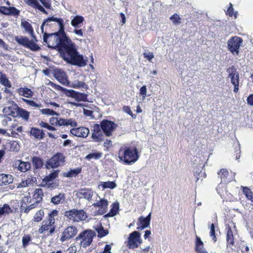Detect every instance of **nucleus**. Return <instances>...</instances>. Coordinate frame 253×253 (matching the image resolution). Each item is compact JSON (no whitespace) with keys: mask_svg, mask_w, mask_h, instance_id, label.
<instances>
[{"mask_svg":"<svg viewBox=\"0 0 253 253\" xmlns=\"http://www.w3.org/2000/svg\"><path fill=\"white\" fill-rule=\"evenodd\" d=\"M43 40L48 47L58 50L62 58L68 63L79 67L86 65L87 58L78 52L76 44L66 36L64 27L63 31L59 28V31L55 33H44Z\"/></svg>","mask_w":253,"mask_h":253,"instance_id":"1","label":"nucleus"},{"mask_svg":"<svg viewBox=\"0 0 253 253\" xmlns=\"http://www.w3.org/2000/svg\"><path fill=\"white\" fill-rule=\"evenodd\" d=\"M122 149L120 150L119 158L121 161L127 165H131L135 163L139 158L138 151L136 148H132L127 147L121 154Z\"/></svg>","mask_w":253,"mask_h":253,"instance_id":"2","label":"nucleus"},{"mask_svg":"<svg viewBox=\"0 0 253 253\" xmlns=\"http://www.w3.org/2000/svg\"><path fill=\"white\" fill-rule=\"evenodd\" d=\"M64 216L66 217L68 220L77 222L84 221L87 217L86 212L83 210L76 209L66 211L64 213Z\"/></svg>","mask_w":253,"mask_h":253,"instance_id":"3","label":"nucleus"},{"mask_svg":"<svg viewBox=\"0 0 253 253\" xmlns=\"http://www.w3.org/2000/svg\"><path fill=\"white\" fill-rule=\"evenodd\" d=\"M95 236L96 233L94 231L86 229L81 233L75 239L77 241L81 240V246L83 248H86L91 244L93 237Z\"/></svg>","mask_w":253,"mask_h":253,"instance_id":"4","label":"nucleus"},{"mask_svg":"<svg viewBox=\"0 0 253 253\" xmlns=\"http://www.w3.org/2000/svg\"><path fill=\"white\" fill-rule=\"evenodd\" d=\"M39 1H40L45 8L48 9L51 8L50 0H26V2L28 5L35 9H38L45 14H47V11L40 4Z\"/></svg>","mask_w":253,"mask_h":253,"instance_id":"5","label":"nucleus"},{"mask_svg":"<svg viewBox=\"0 0 253 253\" xmlns=\"http://www.w3.org/2000/svg\"><path fill=\"white\" fill-rule=\"evenodd\" d=\"M228 73V77L230 78L231 84L234 86V91L237 92L239 90V74L234 66H231L227 69Z\"/></svg>","mask_w":253,"mask_h":253,"instance_id":"6","label":"nucleus"},{"mask_svg":"<svg viewBox=\"0 0 253 253\" xmlns=\"http://www.w3.org/2000/svg\"><path fill=\"white\" fill-rule=\"evenodd\" d=\"M49 122L52 125L59 126H76L78 125L77 122L73 119H64L53 117L50 118Z\"/></svg>","mask_w":253,"mask_h":253,"instance_id":"7","label":"nucleus"},{"mask_svg":"<svg viewBox=\"0 0 253 253\" xmlns=\"http://www.w3.org/2000/svg\"><path fill=\"white\" fill-rule=\"evenodd\" d=\"M65 159V157L63 154L57 153L47 161L46 168H56L61 166L64 164Z\"/></svg>","mask_w":253,"mask_h":253,"instance_id":"8","label":"nucleus"},{"mask_svg":"<svg viewBox=\"0 0 253 253\" xmlns=\"http://www.w3.org/2000/svg\"><path fill=\"white\" fill-rule=\"evenodd\" d=\"M99 125H100L103 133L106 136L112 135V132L115 130L117 126L113 122L107 120H103Z\"/></svg>","mask_w":253,"mask_h":253,"instance_id":"9","label":"nucleus"},{"mask_svg":"<svg viewBox=\"0 0 253 253\" xmlns=\"http://www.w3.org/2000/svg\"><path fill=\"white\" fill-rule=\"evenodd\" d=\"M141 243L140 234L138 232L133 231L129 234L127 243V247L129 249L136 248Z\"/></svg>","mask_w":253,"mask_h":253,"instance_id":"10","label":"nucleus"},{"mask_svg":"<svg viewBox=\"0 0 253 253\" xmlns=\"http://www.w3.org/2000/svg\"><path fill=\"white\" fill-rule=\"evenodd\" d=\"M77 233L78 229L75 226H69L67 227L62 232L60 240L61 242H63L72 238L75 236Z\"/></svg>","mask_w":253,"mask_h":253,"instance_id":"11","label":"nucleus"},{"mask_svg":"<svg viewBox=\"0 0 253 253\" xmlns=\"http://www.w3.org/2000/svg\"><path fill=\"white\" fill-rule=\"evenodd\" d=\"M243 41L240 37H234L230 39L228 41V49L232 53L239 52V48Z\"/></svg>","mask_w":253,"mask_h":253,"instance_id":"12","label":"nucleus"},{"mask_svg":"<svg viewBox=\"0 0 253 253\" xmlns=\"http://www.w3.org/2000/svg\"><path fill=\"white\" fill-rule=\"evenodd\" d=\"M64 93L68 97L74 98L77 101H86L87 100V95L85 93L76 91L72 89L66 88Z\"/></svg>","mask_w":253,"mask_h":253,"instance_id":"13","label":"nucleus"},{"mask_svg":"<svg viewBox=\"0 0 253 253\" xmlns=\"http://www.w3.org/2000/svg\"><path fill=\"white\" fill-rule=\"evenodd\" d=\"M103 131L99 124H95L93 126V130L91 134V138L96 142H101L104 141Z\"/></svg>","mask_w":253,"mask_h":253,"instance_id":"14","label":"nucleus"},{"mask_svg":"<svg viewBox=\"0 0 253 253\" xmlns=\"http://www.w3.org/2000/svg\"><path fill=\"white\" fill-rule=\"evenodd\" d=\"M89 132L88 128L85 127L73 128L70 129V133L77 137L86 138Z\"/></svg>","mask_w":253,"mask_h":253,"instance_id":"15","label":"nucleus"},{"mask_svg":"<svg viewBox=\"0 0 253 253\" xmlns=\"http://www.w3.org/2000/svg\"><path fill=\"white\" fill-rule=\"evenodd\" d=\"M54 77L60 83L64 85L68 84L67 76L65 72L61 69H56L54 72Z\"/></svg>","mask_w":253,"mask_h":253,"instance_id":"16","label":"nucleus"},{"mask_svg":"<svg viewBox=\"0 0 253 253\" xmlns=\"http://www.w3.org/2000/svg\"><path fill=\"white\" fill-rule=\"evenodd\" d=\"M151 220V213L146 217L140 216L138 218L137 229L142 230L149 227Z\"/></svg>","mask_w":253,"mask_h":253,"instance_id":"17","label":"nucleus"},{"mask_svg":"<svg viewBox=\"0 0 253 253\" xmlns=\"http://www.w3.org/2000/svg\"><path fill=\"white\" fill-rule=\"evenodd\" d=\"M56 22L58 23L59 26V28L61 29V31H63V27H64L63 20L61 18H57L56 17H49L47 19L43 21L41 27V29L42 33L43 32V27L45 25H50V22Z\"/></svg>","mask_w":253,"mask_h":253,"instance_id":"18","label":"nucleus"},{"mask_svg":"<svg viewBox=\"0 0 253 253\" xmlns=\"http://www.w3.org/2000/svg\"><path fill=\"white\" fill-rule=\"evenodd\" d=\"M97 201L96 203L92 204L94 207H97L100 208L98 210V212L100 214H104L106 212V210L108 206V203L107 200L104 199H100Z\"/></svg>","mask_w":253,"mask_h":253,"instance_id":"19","label":"nucleus"},{"mask_svg":"<svg viewBox=\"0 0 253 253\" xmlns=\"http://www.w3.org/2000/svg\"><path fill=\"white\" fill-rule=\"evenodd\" d=\"M48 222V221L46 220H44L42 221V225L38 230L39 233L42 234L44 231L49 230V234H48L47 235H50L54 232L55 229V227L52 226L53 225L52 224H49Z\"/></svg>","mask_w":253,"mask_h":253,"instance_id":"20","label":"nucleus"},{"mask_svg":"<svg viewBox=\"0 0 253 253\" xmlns=\"http://www.w3.org/2000/svg\"><path fill=\"white\" fill-rule=\"evenodd\" d=\"M78 197L80 198H84L87 200H90L93 195V191L90 189L82 188L78 192Z\"/></svg>","mask_w":253,"mask_h":253,"instance_id":"21","label":"nucleus"},{"mask_svg":"<svg viewBox=\"0 0 253 253\" xmlns=\"http://www.w3.org/2000/svg\"><path fill=\"white\" fill-rule=\"evenodd\" d=\"M59 170H55L48 175L45 176L42 180V183L49 187L52 183V181L57 177Z\"/></svg>","mask_w":253,"mask_h":253,"instance_id":"22","label":"nucleus"},{"mask_svg":"<svg viewBox=\"0 0 253 253\" xmlns=\"http://www.w3.org/2000/svg\"><path fill=\"white\" fill-rule=\"evenodd\" d=\"M15 166L21 172H26L31 169V164L29 162H25L18 160L15 163Z\"/></svg>","mask_w":253,"mask_h":253,"instance_id":"23","label":"nucleus"},{"mask_svg":"<svg viewBox=\"0 0 253 253\" xmlns=\"http://www.w3.org/2000/svg\"><path fill=\"white\" fill-rule=\"evenodd\" d=\"M0 9L1 10L0 13L5 15H16L19 13V11L14 7L1 6Z\"/></svg>","mask_w":253,"mask_h":253,"instance_id":"24","label":"nucleus"},{"mask_svg":"<svg viewBox=\"0 0 253 253\" xmlns=\"http://www.w3.org/2000/svg\"><path fill=\"white\" fill-rule=\"evenodd\" d=\"M13 177L10 174H0V186L5 185L12 183Z\"/></svg>","mask_w":253,"mask_h":253,"instance_id":"25","label":"nucleus"},{"mask_svg":"<svg viewBox=\"0 0 253 253\" xmlns=\"http://www.w3.org/2000/svg\"><path fill=\"white\" fill-rule=\"evenodd\" d=\"M30 135L33 136L35 139H42L44 138V133L42 130L36 127H32L30 132Z\"/></svg>","mask_w":253,"mask_h":253,"instance_id":"26","label":"nucleus"},{"mask_svg":"<svg viewBox=\"0 0 253 253\" xmlns=\"http://www.w3.org/2000/svg\"><path fill=\"white\" fill-rule=\"evenodd\" d=\"M65 200V194L60 193L58 195L52 197L51 199V203L54 205H58L63 203Z\"/></svg>","mask_w":253,"mask_h":253,"instance_id":"27","label":"nucleus"},{"mask_svg":"<svg viewBox=\"0 0 253 253\" xmlns=\"http://www.w3.org/2000/svg\"><path fill=\"white\" fill-rule=\"evenodd\" d=\"M17 92L21 96H23L25 97H31L33 94V92L30 89L27 87H20L17 90Z\"/></svg>","mask_w":253,"mask_h":253,"instance_id":"28","label":"nucleus"},{"mask_svg":"<svg viewBox=\"0 0 253 253\" xmlns=\"http://www.w3.org/2000/svg\"><path fill=\"white\" fill-rule=\"evenodd\" d=\"M220 176L221 182L226 183L232 180L231 178H228V171L226 169H221L218 173Z\"/></svg>","mask_w":253,"mask_h":253,"instance_id":"29","label":"nucleus"},{"mask_svg":"<svg viewBox=\"0 0 253 253\" xmlns=\"http://www.w3.org/2000/svg\"><path fill=\"white\" fill-rule=\"evenodd\" d=\"M32 162L34 167L36 169H40L43 166V162L41 158L35 156L32 158Z\"/></svg>","mask_w":253,"mask_h":253,"instance_id":"30","label":"nucleus"},{"mask_svg":"<svg viewBox=\"0 0 253 253\" xmlns=\"http://www.w3.org/2000/svg\"><path fill=\"white\" fill-rule=\"evenodd\" d=\"M37 40L36 38L34 39L33 38V39L31 40H29V42L27 44V46L26 47L29 48L30 50L32 51H38L40 49V46L36 44L35 42H37Z\"/></svg>","mask_w":253,"mask_h":253,"instance_id":"31","label":"nucleus"},{"mask_svg":"<svg viewBox=\"0 0 253 253\" xmlns=\"http://www.w3.org/2000/svg\"><path fill=\"white\" fill-rule=\"evenodd\" d=\"M21 26L25 29V31L29 33L31 36L35 39V36H34V31L31 24L26 21H22Z\"/></svg>","mask_w":253,"mask_h":253,"instance_id":"32","label":"nucleus"},{"mask_svg":"<svg viewBox=\"0 0 253 253\" xmlns=\"http://www.w3.org/2000/svg\"><path fill=\"white\" fill-rule=\"evenodd\" d=\"M95 230L98 233V237L102 238L106 235L109 233V231L107 229H104L102 225H97L95 228Z\"/></svg>","mask_w":253,"mask_h":253,"instance_id":"33","label":"nucleus"},{"mask_svg":"<svg viewBox=\"0 0 253 253\" xmlns=\"http://www.w3.org/2000/svg\"><path fill=\"white\" fill-rule=\"evenodd\" d=\"M43 193L42 189H36L33 195V198L35 199L37 204H39L42 199Z\"/></svg>","mask_w":253,"mask_h":253,"instance_id":"34","label":"nucleus"},{"mask_svg":"<svg viewBox=\"0 0 253 253\" xmlns=\"http://www.w3.org/2000/svg\"><path fill=\"white\" fill-rule=\"evenodd\" d=\"M84 21V18L80 15H77L75 16L71 21V24L72 26L76 28L78 27L79 25L82 23Z\"/></svg>","mask_w":253,"mask_h":253,"instance_id":"35","label":"nucleus"},{"mask_svg":"<svg viewBox=\"0 0 253 253\" xmlns=\"http://www.w3.org/2000/svg\"><path fill=\"white\" fill-rule=\"evenodd\" d=\"M12 211L11 208L8 204H4L2 207H0V217L3 215L8 214Z\"/></svg>","mask_w":253,"mask_h":253,"instance_id":"36","label":"nucleus"},{"mask_svg":"<svg viewBox=\"0 0 253 253\" xmlns=\"http://www.w3.org/2000/svg\"><path fill=\"white\" fill-rule=\"evenodd\" d=\"M103 156V153L100 152H93L88 154L86 157L85 159L88 160L91 159H99L101 158Z\"/></svg>","mask_w":253,"mask_h":253,"instance_id":"37","label":"nucleus"},{"mask_svg":"<svg viewBox=\"0 0 253 253\" xmlns=\"http://www.w3.org/2000/svg\"><path fill=\"white\" fill-rule=\"evenodd\" d=\"M29 40L27 38L23 36H17L15 38V41L24 47L27 46Z\"/></svg>","mask_w":253,"mask_h":253,"instance_id":"38","label":"nucleus"},{"mask_svg":"<svg viewBox=\"0 0 253 253\" xmlns=\"http://www.w3.org/2000/svg\"><path fill=\"white\" fill-rule=\"evenodd\" d=\"M100 186H101L103 189H114L117 187L116 184L114 181L102 182Z\"/></svg>","mask_w":253,"mask_h":253,"instance_id":"39","label":"nucleus"},{"mask_svg":"<svg viewBox=\"0 0 253 253\" xmlns=\"http://www.w3.org/2000/svg\"><path fill=\"white\" fill-rule=\"evenodd\" d=\"M243 192L247 199L251 201L253 205V193L251 190L247 187H243Z\"/></svg>","mask_w":253,"mask_h":253,"instance_id":"40","label":"nucleus"},{"mask_svg":"<svg viewBox=\"0 0 253 253\" xmlns=\"http://www.w3.org/2000/svg\"><path fill=\"white\" fill-rule=\"evenodd\" d=\"M81 171V169L77 168L76 169H72L70 171L64 173V175L67 177H71L76 176Z\"/></svg>","mask_w":253,"mask_h":253,"instance_id":"41","label":"nucleus"},{"mask_svg":"<svg viewBox=\"0 0 253 253\" xmlns=\"http://www.w3.org/2000/svg\"><path fill=\"white\" fill-rule=\"evenodd\" d=\"M40 112L42 113V114L46 115L48 116H58L59 115V113H57L55 111L46 108V109H43L40 110Z\"/></svg>","mask_w":253,"mask_h":253,"instance_id":"42","label":"nucleus"},{"mask_svg":"<svg viewBox=\"0 0 253 253\" xmlns=\"http://www.w3.org/2000/svg\"><path fill=\"white\" fill-rule=\"evenodd\" d=\"M118 210H119V204L118 203H114L112 205V207L111 208L110 212L107 214L108 216H114V215H116Z\"/></svg>","mask_w":253,"mask_h":253,"instance_id":"43","label":"nucleus"},{"mask_svg":"<svg viewBox=\"0 0 253 253\" xmlns=\"http://www.w3.org/2000/svg\"><path fill=\"white\" fill-rule=\"evenodd\" d=\"M0 83L4 85L5 86L10 87H11V83L7 79L6 75L4 74H1L0 76Z\"/></svg>","mask_w":253,"mask_h":253,"instance_id":"44","label":"nucleus"},{"mask_svg":"<svg viewBox=\"0 0 253 253\" xmlns=\"http://www.w3.org/2000/svg\"><path fill=\"white\" fill-rule=\"evenodd\" d=\"M18 115L25 120H28L29 117V113L23 109H18L17 111Z\"/></svg>","mask_w":253,"mask_h":253,"instance_id":"45","label":"nucleus"},{"mask_svg":"<svg viewBox=\"0 0 253 253\" xmlns=\"http://www.w3.org/2000/svg\"><path fill=\"white\" fill-rule=\"evenodd\" d=\"M71 86L74 88H80L84 87L86 89L88 88V86L83 82L76 81H75L72 84Z\"/></svg>","mask_w":253,"mask_h":253,"instance_id":"46","label":"nucleus"},{"mask_svg":"<svg viewBox=\"0 0 253 253\" xmlns=\"http://www.w3.org/2000/svg\"><path fill=\"white\" fill-rule=\"evenodd\" d=\"M44 216V212L42 210H41L37 211L34 216V220L36 222H39L41 221Z\"/></svg>","mask_w":253,"mask_h":253,"instance_id":"47","label":"nucleus"},{"mask_svg":"<svg viewBox=\"0 0 253 253\" xmlns=\"http://www.w3.org/2000/svg\"><path fill=\"white\" fill-rule=\"evenodd\" d=\"M180 18L176 13L174 14L170 17V20L172 22L174 25H178L180 24Z\"/></svg>","mask_w":253,"mask_h":253,"instance_id":"48","label":"nucleus"},{"mask_svg":"<svg viewBox=\"0 0 253 253\" xmlns=\"http://www.w3.org/2000/svg\"><path fill=\"white\" fill-rule=\"evenodd\" d=\"M204 243L201 240V238L196 236V251L203 249Z\"/></svg>","mask_w":253,"mask_h":253,"instance_id":"49","label":"nucleus"},{"mask_svg":"<svg viewBox=\"0 0 253 253\" xmlns=\"http://www.w3.org/2000/svg\"><path fill=\"white\" fill-rule=\"evenodd\" d=\"M31 241V237L28 235H25L22 238V246L24 248H26L28 243Z\"/></svg>","mask_w":253,"mask_h":253,"instance_id":"50","label":"nucleus"},{"mask_svg":"<svg viewBox=\"0 0 253 253\" xmlns=\"http://www.w3.org/2000/svg\"><path fill=\"white\" fill-rule=\"evenodd\" d=\"M229 5L230 6L226 11L227 14L229 15L230 16H232L234 14L235 18H236L237 12L236 11L234 14V8H233L232 4L231 3H230Z\"/></svg>","mask_w":253,"mask_h":253,"instance_id":"51","label":"nucleus"},{"mask_svg":"<svg viewBox=\"0 0 253 253\" xmlns=\"http://www.w3.org/2000/svg\"><path fill=\"white\" fill-rule=\"evenodd\" d=\"M48 84L50 85L51 86H52L53 88H55V89L63 91L64 92L65 90H66V88H63V87L59 85L56 84L51 81H49Z\"/></svg>","mask_w":253,"mask_h":253,"instance_id":"52","label":"nucleus"},{"mask_svg":"<svg viewBox=\"0 0 253 253\" xmlns=\"http://www.w3.org/2000/svg\"><path fill=\"white\" fill-rule=\"evenodd\" d=\"M227 241L228 244L233 245L234 240L233 238V234L231 230H228L227 234Z\"/></svg>","mask_w":253,"mask_h":253,"instance_id":"53","label":"nucleus"},{"mask_svg":"<svg viewBox=\"0 0 253 253\" xmlns=\"http://www.w3.org/2000/svg\"><path fill=\"white\" fill-rule=\"evenodd\" d=\"M210 236L212 238L213 241L215 242L216 241V238L215 235V227L214 224L212 223L210 227Z\"/></svg>","mask_w":253,"mask_h":253,"instance_id":"54","label":"nucleus"},{"mask_svg":"<svg viewBox=\"0 0 253 253\" xmlns=\"http://www.w3.org/2000/svg\"><path fill=\"white\" fill-rule=\"evenodd\" d=\"M40 125L42 127H43L46 128L48 130H50L55 131V130H56V129L54 127L52 126L49 125L47 123H45V122H42V121L40 123Z\"/></svg>","mask_w":253,"mask_h":253,"instance_id":"55","label":"nucleus"},{"mask_svg":"<svg viewBox=\"0 0 253 253\" xmlns=\"http://www.w3.org/2000/svg\"><path fill=\"white\" fill-rule=\"evenodd\" d=\"M25 181L27 182L28 186H30L36 181V178L34 177L30 176L29 177H27L25 179Z\"/></svg>","mask_w":253,"mask_h":253,"instance_id":"56","label":"nucleus"},{"mask_svg":"<svg viewBox=\"0 0 253 253\" xmlns=\"http://www.w3.org/2000/svg\"><path fill=\"white\" fill-rule=\"evenodd\" d=\"M77 248L75 245H72L66 251L65 253H76Z\"/></svg>","mask_w":253,"mask_h":253,"instance_id":"57","label":"nucleus"},{"mask_svg":"<svg viewBox=\"0 0 253 253\" xmlns=\"http://www.w3.org/2000/svg\"><path fill=\"white\" fill-rule=\"evenodd\" d=\"M143 54L144 57L150 61H151V60L154 58V54L152 52H145Z\"/></svg>","mask_w":253,"mask_h":253,"instance_id":"58","label":"nucleus"},{"mask_svg":"<svg viewBox=\"0 0 253 253\" xmlns=\"http://www.w3.org/2000/svg\"><path fill=\"white\" fill-rule=\"evenodd\" d=\"M147 88L145 85L142 86L140 89V94L143 96V99H144L146 96Z\"/></svg>","mask_w":253,"mask_h":253,"instance_id":"59","label":"nucleus"},{"mask_svg":"<svg viewBox=\"0 0 253 253\" xmlns=\"http://www.w3.org/2000/svg\"><path fill=\"white\" fill-rule=\"evenodd\" d=\"M123 109L124 112L131 115L132 118H135L136 117V115L132 114L130 107L128 106H125L124 107Z\"/></svg>","mask_w":253,"mask_h":253,"instance_id":"60","label":"nucleus"},{"mask_svg":"<svg viewBox=\"0 0 253 253\" xmlns=\"http://www.w3.org/2000/svg\"><path fill=\"white\" fill-rule=\"evenodd\" d=\"M237 147L236 148V150L235 151V153H236V160H238L240 157V144L237 143Z\"/></svg>","mask_w":253,"mask_h":253,"instance_id":"61","label":"nucleus"},{"mask_svg":"<svg viewBox=\"0 0 253 253\" xmlns=\"http://www.w3.org/2000/svg\"><path fill=\"white\" fill-rule=\"evenodd\" d=\"M111 250V245L107 244L104 248V251L102 253H112Z\"/></svg>","mask_w":253,"mask_h":253,"instance_id":"62","label":"nucleus"},{"mask_svg":"<svg viewBox=\"0 0 253 253\" xmlns=\"http://www.w3.org/2000/svg\"><path fill=\"white\" fill-rule=\"evenodd\" d=\"M47 221H48V223L49 224H52L53 225L55 222V219L54 216H51L50 215L48 214V218L47 219H46Z\"/></svg>","mask_w":253,"mask_h":253,"instance_id":"63","label":"nucleus"},{"mask_svg":"<svg viewBox=\"0 0 253 253\" xmlns=\"http://www.w3.org/2000/svg\"><path fill=\"white\" fill-rule=\"evenodd\" d=\"M247 102L250 105H253V94L250 95L247 98Z\"/></svg>","mask_w":253,"mask_h":253,"instance_id":"64","label":"nucleus"}]
</instances>
